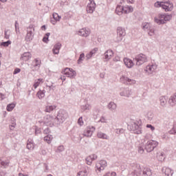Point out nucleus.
Returning a JSON list of instances; mask_svg holds the SVG:
<instances>
[{
    "label": "nucleus",
    "instance_id": "9d476101",
    "mask_svg": "<svg viewBox=\"0 0 176 176\" xmlns=\"http://www.w3.org/2000/svg\"><path fill=\"white\" fill-rule=\"evenodd\" d=\"M120 82H121V83H123L124 85H134L135 83V80L131 79L124 75H122L120 77Z\"/></svg>",
    "mask_w": 176,
    "mask_h": 176
},
{
    "label": "nucleus",
    "instance_id": "cd10ccee",
    "mask_svg": "<svg viewBox=\"0 0 176 176\" xmlns=\"http://www.w3.org/2000/svg\"><path fill=\"white\" fill-rule=\"evenodd\" d=\"M98 138H100L101 140H109V136H107V134L102 132H98L97 134Z\"/></svg>",
    "mask_w": 176,
    "mask_h": 176
},
{
    "label": "nucleus",
    "instance_id": "1a4fd4ad",
    "mask_svg": "<svg viewBox=\"0 0 176 176\" xmlns=\"http://www.w3.org/2000/svg\"><path fill=\"white\" fill-rule=\"evenodd\" d=\"M155 8H162L165 12H171L173 8H171L170 6H166L164 4L163 1H157L154 3Z\"/></svg>",
    "mask_w": 176,
    "mask_h": 176
},
{
    "label": "nucleus",
    "instance_id": "b1692460",
    "mask_svg": "<svg viewBox=\"0 0 176 176\" xmlns=\"http://www.w3.org/2000/svg\"><path fill=\"white\" fill-rule=\"evenodd\" d=\"M117 107L118 106L116 104L115 102H110L107 105L108 109H109V111H111V112H115Z\"/></svg>",
    "mask_w": 176,
    "mask_h": 176
},
{
    "label": "nucleus",
    "instance_id": "3c124183",
    "mask_svg": "<svg viewBox=\"0 0 176 176\" xmlns=\"http://www.w3.org/2000/svg\"><path fill=\"white\" fill-rule=\"evenodd\" d=\"M85 160H86L87 164H88V166H91V163H93V160H91V158L89 156L87 157Z\"/></svg>",
    "mask_w": 176,
    "mask_h": 176
},
{
    "label": "nucleus",
    "instance_id": "c85d7f7f",
    "mask_svg": "<svg viewBox=\"0 0 176 176\" xmlns=\"http://www.w3.org/2000/svg\"><path fill=\"white\" fill-rule=\"evenodd\" d=\"M160 101L161 107H166V104H167V99H166V96H160Z\"/></svg>",
    "mask_w": 176,
    "mask_h": 176
},
{
    "label": "nucleus",
    "instance_id": "13d9d810",
    "mask_svg": "<svg viewBox=\"0 0 176 176\" xmlns=\"http://www.w3.org/2000/svg\"><path fill=\"white\" fill-rule=\"evenodd\" d=\"M97 52H98V47H95L91 51L89 52V53L92 55L94 56V54L96 53H97Z\"/></svg>",
    "mask_w": 176,
    "mask_h": 176
},
{
    "label": "nucleus",
    "instance_id": "4d7b16f0",
    "mask_svg": "<svg viewBox=\"0 0 176 176\" xmlns=\"http://www.w3.org/2000/svg\"><path fill=\"white\" fill-rule=\"evenodd\" d=\"M20 72H21V69L16 67L14 69V72H13V74L14 75H17V74H20Z\"/></svg>",
    "mask_w": 176,
    "mask_h": 176
},
{
    "label": "nucleus",
    "instance_id": "49530a36",
    "mask_svg": "<svg viewBox=\"0 0 176 176\" xmlns=\"http://www.w3.org/2000/svg\"><path fill=\"white\" fill-rule=\"evenodd\" d=\"M168 134H173V135L176 134V125L175 124H174L173 128L171 129V130H170L168 131Z\"/></svg>",
    "mask_w": 176,
    "mask_h": 176
},
{
    "label": "nucleus",
    "instance_id": "c756f323",
    "mask_svg": "<svg viewBox=\"0 0 176 176\" xmlns=\"http://www.w3.org/2000/svg\"><path fill=\"white\" fill-rule=\"evenodd\" d=\"M53 140V135L48 134L44 137V141L47 144H51L52 140Z\"/></svg>",
    "mask_w": 176,
    "mask_h": 176
},
{
    "label": "nucleus",
    "instance_id": "aec40b11",
    "mask_svg": "<svg viewBox=\"0 0 176 176\" xmlns=\"http://www.w3.org/2000/svg\"><path fill=\"white\" fill-rule=\"evenodd\" d=\"M116 13L118 16H122V14H123V13H124V6H122L120 5H118L116 8Z\"/></svg>",
    "mask_w": 176,
    "mask_h": 176
},
{
    "label": "nucleus",
    "instance_id": "473e14b6",
    "mask_svg": "<svg viewBox=\"0 0 176 176\" xmlns=\"http://www.w3.org/2000/svg\"><path fill=\"white\" fill-rule=\"evenodd\" d=\"M87 170H89V168H85L81 171H79L78 173H77V176H87V174H88V171Z\"/></svg>",
    "mask_w": 176,
    "mask_h": 176
},
{
    "label": "nucleus",
    "instance_id": "39448f33",
    "mask_svg": "<svg viewBox=\"0 0 176 176\" xmlns=\"http://www.w3.org/2000/svg\"><path fill=\"white\" fill-rule=\"evenodd\" d=\"M43 124L49 127L57 126V124H56V118L50 115H47L44 117Z\"/></svg>",
    "mask_w": 176,
    "mask_h": 176
},
{
    "label": "nucleus",
    "instance_id": "0eeeda50",
    "mask_svg": "<svg viewBox=\"0 0 176 176\" xmlns=\"http://www.w3.org/2000/svg\"><path fill=\"white\" fill-rule=\"evenodd\" d=\"M126 36V29L122 27L117 28V37L116 42H122L123 41V38Z\"/></svg>",
    "mask_w": 176,
    "mask_h": 176
},
{
    "label": "nucleus",
    "instance_id": "680f3d73",
    "mask_svg": "<svg viewBox=\"0 0 176 176\" xmlns=\"http://www.w3.org/2000/svg\"><path fill=\"white\" fill-rule=\"evenodd\" d=\"M153 66L152 65H148L146 66V71H148V72H153Z\"/></svg>",
    "mask_w": 176,
    "mask_h": 176
},
{
    "label": "nucleus",
    "instance_id": "4468645a",
    "mask_svg": "<svg viewBox=\"0 0 176 176\" xmlns=\"http://www.w3.org/2000/svg\"><path fill=\"white\" fill-rule=\"evenodd\" d=\"M78 35H80V36L87 38V36L90 35V30L87 28H82L78 31Z\"/></svg>",
    "mask_w": 176,
    "mask_h": 176
},
{
    "label": "nucleus",
    "instance_id": "bf43d9fd",
    "mask_svg": "<svg viewBox=\"0 0 176 176\" xmlns=\"http://www.w3.org/2000/svg\"><path fill=\"white\" fill-rule=\"evenodd\" d=\"M146 127H147V129H151V131H155V126L151 124H147Z\"/></svg>",
    "mask_w": 176,
    "mask_h": 176
},
{
    "label": "nucleus",
    "instance_id": "4c0bfd02",
    "mask_svg": "<svg viewBox=\"0 0 176 176\" xmlns=\"http://www.w3.org/2000/svg\"><path fill=\"white\" fill-rule=\"evenodd\" d=\"M49 36H50V32L46 33L43 38V42L47 43L49 42Z\"/></svg>",
    "mask_w": 176,
    "mask_h": 176
},
{
    "label": "nucleus",
    "instance_id": "dca6fc26",
    "mask_svg": "<svg viewBox=\"0 0 176 176\" xmlns=\"http://www.w3.org/2000/svg\"><path fill=\"white\" fill-rule=\"evenodd\" d=\"M162 171V174H165L166 176H173V174H174V170L167 167H163Z\"/></svg>",
    "mask_w": 176,
    "mask_h": 176
},
{
    "label": "nucleus",
    "instance_id": "2f4dec72",
    "mask_svg": "<svg viewBox=\"0 0 176 176\" xmlns=\"http://www.w3.org/2000/svg\"><path fill=\"white\" fill-rule=\"evenodd\" d=\"M56 108H57V107L55 105H50V106H47L45 107V112H48L50 113V112L54 111V109H56Z\"/></svg>",
    "mask_w": 176,
    "mask_h": 176
},
{
    "label": "nucleus",
    "instance_id": "864d4df0",
    "mask_svg": "<svg viewBox=\"0 0 176 176\" xmlns=\"http://www.w3.org/2000/svg\"><path fill=\"white\" fill-rule=\"evenodd\" d=\"M162 140H165L166 141L170 140V136H168V133L164 134L162 136Z\"/></svg>",
    "mask_w": 176,
    "mask_h": 176
},
{
    "label": "nucleus",
    "instance_id": "f3484780",
    "mask_svg": "<svg viewBox=\"0 0 176 176\" xmlns=\"http://www.w3.org/2000/svg\"><path fill=\"white\" fill-rule=\"evenodd\" d=\"M34 32L32 31L27 32L26 36L25 37V41L28 43L32 42V41L34 39Z\"/></svg>",
    "mask_w": 176,
    "mask_h": 176
},
{
    "label": "nucleus",
    "instance_id": "37998d69",
    "mask_svg": "<svg viewBox=\"0 0 176 176\" xmlns=\"http://www.w3.org/2000/svg\"><path fill=\"white\" fill-rule=\"evenodd\" d=\"M16 120H11V125H10V130H14V127H16Z\"/></svg>",
    "mask_w": 176,
    "mask_h": 176
},
{
    "label": "nucleus",
    "instance_id": "69168bd1",
    "mask_svg": "<svg viewBox=\"0 0 176 176\" xmlns=\"http://www.w3.org/2000/svg\"><path fill=\"white\" fill-rule=\"evenodd\" d=\"M41 129L38 127H36L35 129V135H38V134H41Z\"/></svg>",
    "mask_w": 176,
    "mask_h": 176
},
{
    "label": "nucleus",
    "instance_id": "a19ab883",
    "mask_svg": "<svg viewBox=\"0 0 176 176\" xmlns=\"http://www.w3.org/2000/svg\"><path fill=\"white\" fill-rule=\"evenodd\" d=\"M65 151V148H64L63 145H60L58 146L57 149L56 150V153H61V152H64Z\"/></svg>",
    "mask_w": 176,
    "mask_h": 176
},
{
    "label": "nucleus",
    "instance_id": "7ed1b4c3",
    "mask_svg": "<svg viewBox=\"0 0 176 176\" xmlns=\"http://www.w3.org/2000/svg\"><path fill=\"white\" fill-rule=\"evenodd\" d=\"M67 119H68V113L64 109H60L58 111L56 117H55V124H57V126L62 124Z\"/></svg>",
    "mask_w": 176,
    "mask_h": 176
},
{
    "label": "nucleus",
    "instance_id": "6e6552de",
    "mask_svg": "<svg viewBox=\"0 0 176 176\" xmlns=\"http://www.w3.org/2000/svg\"><path fill=\"white\" fill-rule=\"evenodd\" d=\"M62 72L64 75L67 76V78H70V79H75L76 77V72L72 68L66 67L62 71Z\"/></svg>",
    "mask_w": 176,
    "mask_h": 176
},
{
    "label": "nucleus",
    "instance_id": "393cba45",
    "mask_svg": "<svg viewBox=\"0 0 176 176\" xmlns=\"http://www.w3.org/2000/svg\"><path fill=\"white\" fill-rule=\"evenodd\" d=\"M46 93V91L45 89L43 90H39L37 93H36V97H38V98H39V100H42V98H45V94Z\"/></svg>",
    "mask_w": 176,
    "mask_h": 176
},
{
    "label": "nucleus",
    "instance_id": "f257e3e1",
    "mask_svg": "<svg viewBox=\"0 0 176 176\" xmlns=\"http://www.w3.org/2000/svg\"><path fill=\"white\" fill-rule=\"evenodd\" d=\"M157 145H159V142L152 140L147 141L146 143L142 142L138 146V152L140 155H142L145 151L150 153V152H153V151H155V148L157 147Z\"/></svg>",
    "mask_w": 176,
    "mask_h": 176
},
{
    "label": "nucleus",
    "instance_id": "5701e85b",
    "mask_svg": "<svg viewBox=\"0 0 176 176\" xmlns=\"http://www.w3.org/2000/svg\"><path fill=\"white\" fill-rule=\"evenodd\" d=\"M26 148L27 149H28L29 151H32L34 148V140L29 139L27 141V145H26Z\"/></svg>",
    "mask_w": 176,
    "mask_h": 176
},
{
    "label": "nucleus",
    "instance_id": "774afa93",
    "mask_svg": "<svg viewBox=\"0 0 176 176\" xmlns=\"http://www.w3.org/2000/svg\"><path fill=\"white\" fill-rule=\"evenodd\" d=\"M7 174L8 173L6 170H0V176H6Z\"/></svg>",
    "mask_w": 176,
    "mask_h": 176
},
{
    "label": "nucleus",
    "instance_id": "f03ea898",
    "mask_svg": "<svg viewBox=\"0 0 176 176\" xmlns=\"http://www.w3.org/2000/svg\"><path fill=\"white\" fill-rule=\"evenodd\" d=\"M127 129L133 134H142V121L133 120L127 124Z\"/></svg>",
    "mask_w": 176,
    "mask_h": 176
},
{
    "label": "nucleus",
    "instance_id": "f704fd0d",
    "mask_svg": "<svg viewBox=\"0 0 176 176\" xmlns=\"http://www.w3.org/2000/svg\"><path fill=\"white\" fill-rule=\"evenodd\" d=\"M41 82L43 83V78H38L36 81L34 82L33 85V87L34 89H37L38 86L41 85Z\"/></svg>",
    "mask_w": 176,
    "mask_h": 176
},
{
    "label": "nucleus",
    "instance_id": "2eb2a0df",
    "mask_svg": "<svg viewBox=\"0 0 176 176\" xmlns=\"http://www.w3.org/2000/svg\"><path fill=\"white\" fill-rule=\"evenodd\" d=\"M134 60L129 58H124V63L125 64L127 68H133V67H134Z\"/></svg>",
    "mask_w": 176,
    "mask_h": 176
},
{
    "label": "nucleus",
    "instance_id": "de8ad7c7",
    "mask_svg": "<svg viewBox=\"0 0 176 176\" xmlns=\"http://www.w3.org/2000/svg\"><path fill=\"white\" fill-rule=\"evenodd\" d=\"M151 25L148 23H145L142 25L143 30H148L151 28Z\"/></svg>",
    "mask_w": 176,
    "mask_h": 176
},
{
    "label": "nucleus",
    "instance_id": "c9c22d12",
    "mask_svg": "<svg viewBox=\"0 0 176 176\" xmlns=\"http://www.w3.org/2000/svg\"><path fill=\"white\" fill-rule=\"evenodd\" d=\"M16 107V104L11 103L7 105L6 109L8 112H12V109H14V107Z\"/></svg>",
    "mask_w": 176,
    "mask_h": 176
},
{
    "label": "nucleus",
    "instance_id": "e2e57ef3",
    "mask_svg": "<svg viewBox=\"0 0 176 176\" xmlns=\"http://www.w3.org/2000/svg\"><path fill=\"white\" fill-rule=\"evenodd\" d=\"M89 157H91L92 162H94V160H96L97 159V155L96 154H91V155H89Z\"/></svg>",
    "mask_w": 176,
    "mask_h": 176
},
{
    "label": "nucleus",
    "instance_id": "a878e982",
    "mask_svg": "<svg viewBox=\"0 0 176 176\" xmlns=\"http://www.w3.org/2000/svg\"><path fill=\"white\" fill-rule=\"evenodd\" d=\"M143 176H151L152 175V170L149 168H144L142 172Z\"/></svg>",
    "mask_w": 176,
    "mask_h": 176
},
{
    "label": "nucleus",
    "instance_id": "6ab92c4d",
    "mask_svg": "<svg viewBox=\"0 0 176 176\" xmlns=\"http://www.w3.org/2000/svg\"><path fill=\"white\" fill-rule=\"evenodd\" d=\"M31 57H32L31 53L24 52L21 56V60L22 61H28V60H30Z\"/></svg>",
    "mask_w": 176,
    "mask_h": 176
},
{
    "label": "nucleus",
    "instance_id": "a211bd4d",
    "mask_svg": "<svg viewBox=\"0 0 176 176\" xmlns=\"http://www.w3.org/2000/svg\"><path fill=\"white\" fill-rule=\"evenodd\" d=\"M96 4H87L86 8L87 12L90 14L94 13V10H96Z\"/></svg>",
    "mask_w": 176,
    "mask_h": 176
},
{
    "label": "nucleus",
    "instance_id": "7c9ffc66",
    "mask_svg": "<svg viewBox=\"0 0 176 176\" xmlns=\"http://www.w3.org/2000/svg\"><path fill=\"white\" fill-rule=\"evenodd\" d=\"M157 157L159 162H164V159H166V154L163 152L160 153V155L157 153Z\"/></svg>",
    "mask_w": 176,
    "mask_h": 176
},
{
    "label": "nucleus",
    "instance_id": "412c9836",
    "mask_svg": "<svg viewBox=\"0 0 176 176\" xmlns=\"http://www.w3.org/2000/svg\"><path fill=\"white\" fill-rule=\"evenodd\" d=\"M60 49H61V43H58L54 45L52 52L54 54H58L60 53Z\"/></svg>",
    "mask_w": 176,
    "mask_h": 176
},
{
    "label": "nucleus",
    "instance_id": "ddd939ff",
    "mask_svg": "<svg viewBox=\"0 0 176 176\" xmlns=\"http://www.w3.org/2000/svg\"><path fill=\"white\" fill-rule=\"evenodd\" d=\"M120 90L121 97H130L131 96V89L130 88H120Z\"/></svg>",
    "mask_w": 176,
    "mask_h": 176
},
{
    "label": "nucleus",
    "instance_id": "8fccbe9b",
    "mask_svg": "<svg viewBox=\"0 0 176 176\" xmlns=\"http://www.w3.org/2000/svg\"><path fill=\"white\" fill-rule=\"evenodd\" d=\"M116 134H118V135H120V134H123L124 133V129H116Z\"/></svg>",
    "mask_w": 176,
    "mask_h": 176
},
{
    "label": "nucleus",
    "instance_id": "e433bc0d",
    "mask_svg": "<svg viewBox=\"0 0 176 176\" xmlns=\"http://www.w3.org/2000/svg\"><path fill=\"white\" fill-rule=\"evenodd\" d=\"M91 109V106L89 104H86L85 105H81V109L85 112V111H90Z\"/></svg>",
    "mask_w": 176,
    "mask_h": 176
},
{
    "label": "nucleus",
    "instance_id": "09e8293b",
    "mask_svg": "<svg viewBox=\"0 0 176 176\" xmlns=\"http://www.w3.org/2000/svg\"><path fill=\"white\" fill-rule=\"evenodd\" d=\"M148 35L150 36H153V35H155V29L153 28H151L148 29Z\"/></svg>",
    "mask_w": 176,
    "mask_h": 176
},
{
    "label": "nucleus",
    "instance_id": "9b49d317",
    "mask_svg": "<svg viewBox=\"0 0 176 176\" xmlns=\"http://www.w3.org/2000/svg\"><path fill=\"white\" fill-rule=\"evenodd\" d=\"M96 131V127L93 126H89L86 128V129L84 131L83 135L85 137H91L93 135V133Z\"/></svg>",
    "mask_w": 176,
    "mask_h": 176
},
{
    "label": "nucleus",
    "instance_id": "338daca9",
    "mask_svg": "<svg viewBox=\"0 0 176 176\" xmlns=\"http://www.w3.org/2000/svg\"><path fill=\"white\" fill-rule=\"evenodd\" d=\"M44 134H47V135L50 133V128L47 127L43 131Z\"/></svg>",
    "mask_w": 176,
    "mask_h": 176
},
{
    "label": "nucleus",
    "instance_id": "58836bf2",
    "mask_svg": "<svg viewBox=\"0 0 176 176\" xmlns=\"http://www.w3.org/2000/svg\"><path fill=\"white\" fill-rule=\"evenodd\" d=\"M9 160H6V161H1L0 164L3 166V168H6V167H9L10 164Z\"/></svg>",
    "mask_w": 176,
    "mask_h": 176
},
{
    "label": "nucleus",
    "instance_id": "4be33fe9",
    "mask_svg": "<svg viewBox=\"0 0 176 176\" xmlns=\"http://www.w3.org/2000/svg\"><path fill=\"white\" fill-rule=\"evenodd\" d=\"M134 12V8L131 6H124V14H129V13H133Z\"/></svg>",
    "mask_w": 176,
    "mask_h": 176
},
{
    "label": "nucleus",
    "instance_id": "423d86ee",
    "mask_svg": "<svg viewBox=\"0 0 176 176\" xmlns=\"http://www.w3.org/2000/svg\"><path fill=\"white\" fill-rule=\"evenodd\" d=\"M133 61L135 63L136 65L140 66L142 65L144 63H146V61H148V58L146 57V55L140 54L133 58Z\"/></svg>",
    "mask_w": 176,
    "mask_h": 176
},
{
    "label": "nucleus",
    "instance_id": "603ef678",
    "mask_svg": "<svg viewBox=\"0 0 176 176\" xmlns=\"http://www.w3.org/2000/svg\"><path fill=\"white\" fill-rule=\"evenodd\" d=\"M147 118L148 120H152L153 119V113L152 112H148L147 114Z\"/></svg>",
    "mask_w": 176,
    "mask_h": 176
},
{
    "label": "nucleus",
    "instance_id": "5fc2aeb1",
    "mask_svg": "<svg viewBox=\"0 0 176 176\" xmlns=\"http://www.w3.org/2000/svg\"><path fill=\"white\" fill-rule=\"evenodd\" d=\"M28 31H32V32L35 31V28H34V25H30L29 27L27 28V32Z\"/></svg>",
    "mask_w": 176,
    "mask_h": 176
},
{
    "label": "nucleus",
    "instance_id": "72a5a7b5",
    "mask_svg": "<svg viewBox=\"0 0 176 176\" xmlns=\"http://www.w3.org/2000/svg\"><path fill=\"white\" fill-rule=\"evenodd\" d=\"M9 45H12V41L10 40H8L7 41H3L0 43L1 47H8Z\"/></svg>",
    "mask_w": 176,
    "mask_h": 176
},
{
    "label": "nucleus",
    "instance_id": "79ce46f5",
    "mask_svg": "<svg viewBox=\"0 0 176 176\" xmlns=\"http://www.w3.org/2000/svg\"><path fill=\"white\" fill-rule=\"evenodd\" d=\"M41 60L38 58H35L34 59V68H40L41 67Z\"/></svg>",
    "mask_w": 176,
    "mask_h": 176
},
{
    "label": "nucleus",
    "instance_id": "0e129e2a",
    "mask_svg": "<svg viewBox=\"0 0 176 176\" xmlns=\"http://www.w3.org/2000/svg\"><path fill=\"white\" fill-rule=\"evenodd\" d=\"M106 52L110 57H112V56H113V51L112 50H108Z\"/></svg>",
    "mask_w": 176,
    "mask_h": 176
},
{
    "label": "nucleus",
    "instance_id": "ea45409f",
    "mask_svg": "<svg viewBox=\"0 0 176 176\" xmlns=\"http://www.w3.org/2000/svg\"><path fill=\"white\" fill-rule=\"evenodd\" d=\"M168 102H169L170 107H175L176 99L171 98V96H170V98L168 100Z\"/></svg>",
    "mask_w": 176,
    "mask_h": 176
},
{
    "label": "nucleus",
    "instance_id": "a18cd8bd",
    "mask_svg": "<svg viewBox=\"0 0 176 176\" xmlns=\"http://www.w3.org/2000/svg\"><path fill=\"white\" fill-rule=\"evenodd\" d=\"M53 19L55 20V21H60V19H61V16L58 15L57 13H54L52 14Z\"/></svg>",
    "mask_w": 176,
    "mask_h": 176
},
{
    "label": "nucleus",
    "instance_id": "052dcab7",
    "mask_svg": "<svg viewBox=\"0 0 176 176\" xmlns=\"http://www.w3.org/2000/svg\"><path fill=\"white\" fill-rule=\"evenodd\" d=\"M104 176H116V172H108Z\"/></svg>",
    "mask_w": 176,
    "mask_h": 176
},
{
    "label": "nucleus",
    "instance_id": "bb28decb",
    "mask_svg": "<svg viewBox=\"0 0 176 176\" xmlns=\"http://www.w3.org/2000/svg\"><path fill=\"white\" fill-rule=\"evenodd\" d=\"M138 168L135 169L133 172H132L133 176H141V166L140 165L137 166Z\"/></svg>",
    "mask_w": 176,
    "mask_h": 176
},
{
    "label": "nucleus",
    "instance_id": "c03bdc74",
    "mask_svg": "<svg viewBox=\"0 0 176 176\" xmlns=\"http://www.w3.org/2000/svg\"><path fill=\"white\" fill-rule=\"evenodd\" d=\"M83 58H85V53H82L80 54V56L77 60L78 64H82V61H83Z\"/></svg>",
    "mask_w": 176,
    "mask_h": 176
},
{
    "label": "nucleus",
    "instance_id": "6e6d98bb",
    "mask_svg": "<svg viewBox=\"0 0 176 176\" xmlns=\"http://www.w3.org/2000/svg\"><path fill=\"white\" fill-rule=\"evenodd\" d=\"M78 124L80 125V126H83L84 124V122H83V117H80L78 120Z\"/></svg>",
    "mask_w": 176,
    "mask_h": 176
},
{
    "label": "nucleus",
    "instance_id": "f8f14e48",
    "mask_svg": "<svg viewBox=\"0 0 176 176\" xmlns=\"http://www.w3.org/2000/svg\"><path fill=\"white\" fill-rule=\"evenodd\" d=\"M105 167H107V161L101 160L99 163L96 164V168L99 173L105 170Z\"/></svg>",
    "mask_w": 176,
    "mask_h": 176
},
{
    "label": "nucleus",
    "instance_id": "20e7f679",
    "mask_svg": "<svg viewBox=\"0 0 176 176\" xmlns=\"http://www.w3.org/2000/svg\"><path fill=\"white\" fill-rule=\"evenodd\" d=\"M173 18V15L171 14H158V18L155 17L154 18V21L159 25H162V24H166L167 21H170L171 19Z\"/></svg>",
    "mask_w": 176,
    "mask_h": 176
}]
</instances>
